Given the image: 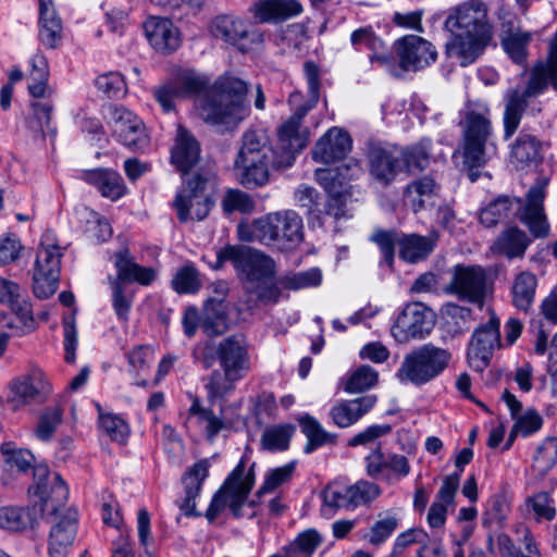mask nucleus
Instances as JSON below:
<instances>
[{"label": "nucleus", "mask_w": 557, "mask_h": 557, "mask_svg": "<svg viewBox=\"0 0 557 557\" xmlns=\"http://www.w3.org/2000/svg\"><path fill=\"white\" fill-rule=\"evenodd\" d=\"M209 87V78L194 70H184L176 77L154 89L153 96L164 112L175 108V101L197 96L195 110L208 124L232 129L242 123L250 112L246 102L248 84L234 75L225 73Z\"/></svg>", "instance_id": "1"}, {"label": "nucleus", "mask_w": 557, "mask_h": 557, "mask_svg": "<svg viewBox=\"0 0 557 557\" xmlns=\"http://www.w3.org/2000/svg\"><path fill=\"white\" fill-rule=\"evenodd\" d=\"M445 27L453 34L446 44V53L462 66L473 63L493 38L487 7L480 0H469L451 9Z\"/></svg>", "instance_id": "2"}, {"label": "nucleus", "mask_w": 557, "mask_h": 557, "mask_svg": "<svg viewBox=\"0 0 557 557\" xmlns=\"http://www.w3.org/2000/svg\"><path fill=\"white\" fill-rule=\"evenodd\" d=\"M268 133L263 129H247L234 159L236 181L246 188H259L270 182L273 169L284 170Z\"/></svg>", "instance_id": "3"}, {"label": "nucleus", "mask_w": 557, "mask_h": 557, "mask_svg": "<svg viewBox=\"0 0 557 557\" xmlns=\"http://www.w3.org/2000/svg\"><path fill=\"white\" fill-rule=\"evenodd\" d=\"M222 261H231L248 293L262 302H276L281 288L274 283V262L264 253L245 247H226L219 253Z\"/></svg>", "instance_id": "4"}, {"label": "nucleus", "mask_w": 557, "mask_h": 557, "mask_svg": "<svg viewBox=\"0 0 557 557\" xmlns=\"http://www.w3.org/2000/svg\"><path fill=\"white\" fill-rule=\"evenodd\" d=\"M461 125L462 145L455 157L460 154L467 169L481 168L497 153L490 109L483 102L469 103Z\"/></svg>", "instance_id": "5"}, {"label": "nucleus", "mask_w": 557, "mask_h": 557, "mask_svg": "<svg viewBox=\"0 0 557 557\" xmlns=\"http://www.w3.org/2000/svg\"><path fill=\"white\" fill-rule=\"evenodd\" d=\"M216 356L222 372L213 371L206 385L211 403L231 393L236 382L243 380L251 367L248 344L242 335H232L221 341Z\"/></svg>", "instance_id": "6"}, {"label": "nucleus", "mask_w": 557, "mask_h": 557, "mask_svg": "<svg viewBox=\"0 0 557 557\" xmlns=\"http://www.w3.org/2000/svg\"><path fill=\"white\" fill-rule=\"evenodd\" d=\"M549 84L557 88V30L550 45L548 60L539 62L531 69L523 90L512 89L507 94L504 113L506 139L517 131L528 99L541 95Z\"/></svg>", "instance_id": "7"}, {"label": "nucleus", "mask_w": 557, "mask_h": 557, "mask_svg": "<svg viewBox=\"0 0 557 557\" xmlns=\"http://www.w3.org/2000/svg\"><path fill=\"white\" fill-rule=\"evenodd\" d=\"M253 469L255 463L247 467L246 457L240 458L237 466L212 496L205 515L209 522H213L225 509H230L236 518L246 516L244 508L248 505L247 498L255 484ZM253 515V511L247 513L248 517Z\"/></svg>", "instance_id": "8"}, {"label": "nucleus", "mask_w": 557, "mask_h": 557, "mask_svg": "<svg viewBox=\"0 0 557 557\" xmlns=\"http://www.w3.org/2000/svg\"><path fill=\"white\" fill-rule=\"evenodd\" d=\"M113 263L116 276H109V284L112 289V306L117 319L126 322L132 308L133 297L126 295L124 283L136 282L148 286L157 278V272L152 268L143 267L135 262L127 249L116 252Z\"/></svg>", "instance_id": "9"}, {"label": "nucleus", "mask_w": 557, "mask_h": 557, "mask_svg": "<svg viewBox=\"0 0 557 557\" xmlns=\"http://www.w3.org/2000/svg\"><path fill=\"white\" fill-rule=\"evenodd\" d=\"M283 225L284 237L292 242L302 238V220L293 210L277 211L256 219L251 223H240L237 233L242 240L259 242L278 248L277 226Z\"/></svg>", "instance_id": "10"}, {"label": "nucleus", "mask_w": 557, "mask_h": 557, "mask_svg": "<svg viewBox=\"0 0 557 557\" xmlns=\"http://www.w3.org/2000/svg\"><path fill=\"white\" fill-rule=\"evenodd\" d=\"M450 354L432 345H423L407 354L396 372L403 384L417 386L426 384L437 377L448 366Z\"/></svg>", "instance_id": "11"}, {"label": "nucleus", "mask_w": 557, "mask_h": 557, "mask_svg": "<svg viewBox=\"0 0 557 557\" xmlns=\"http://www.w3.org/2000/svg\"><path fill=\"white\" fill-rule=\"evenodd\" d=\"M61 257V247L58 245L54 234L51 231L45 232L40 238L33 274V290L36 297L45 299L55 293L60 277Z\"/></svg>", "instance_id": "12"}, {"label": "nucleus", "mask_w": 557, "mask_h": 557, "mask_svg": "<svg viewBox=\"0 0 557 557\" xmlns=\"http://www.w3.org/2000/svg\"><path fill=\"white\" fill-rule=\"evenodd\" d=\"M492 287L493 283L483 267L459 263L449 270V282L445 286V292L481 308Z\"/></svg>", "instance_id": "13"}, {"label": "nucleus", "mask_w": 557, "mask_h": 557, "mask_svg": "<svg viewBox=\"0 0 557 557\" xmlns=\"http://www.w3.org/2000/svg\"><path fill=\"white\" fill-rule=\"evenodd\" d=\"M301 95L298 91L290 94L288 102L298 108L295 113L277 128V139L282 152L278 164L283 168H290L296 154L300 152L309 141V131L301 123L305 115L311 110L310 107L300 104Z\"/></svg>", "instance_id": "14"}, {"label": "nucleus", "mask_w": 557, "mask_h": 557, "mask_svg": "<svg viewBox=\"0 0 557 557\" xmlns=\"http://www.w3.org/2000/svg\"><path fill=\"white\" fill-rule=\"evenodd\" d=\"M184 181L185 185L174 200L177 216L181 222L203 220L213 206L210 189H213L214 182L200 175Z\"/></svg>", "instance_id": "15"}, {"label": "nucleus", "mask_w": 557, "mask_h": 557, "mask_svg": "<svg viewBox=\"0 0 557 557\" xmlns=\"http://www.w3.org/2000/svg\"><path fill=\"white\" fill-rule=\"evenodd\" d=\"M208 30L215 39L234 46L242 52L251 51L263 42V35L260 32L250 30L243 18L232 14L213 17Z\"/></svg>", "instance_id": "16"}, {"label": "nucleus", "mask_w": 557, "mask_h": 557, "mask_svg": "<svg viewBox=\"0 0 557 557\" xmlns=\"http://www.w3.org/2000/svg\"><path fill=\"white\" fill-rule=\"evenodd\" d=\"M34 482L28 487L30 497H36L40 504L37 508L39 516L58 513L69 496V490L57 472H50L48 467L39 465L35 468Z\"/></svg>", "instance_id": "17"}, {"label": "nucleus", "mask_w": 557, "mask_h": 557, "mask_svg": "<svg viewBox=\"0 0 557 557\" xmlns=\"http://www.w3.org/2000/svg\"><path fill=\"white\" fill-rule=\"evenodd\" d=\"M361 172V168L357 161H350L348 164L318 169L315 171L317 182L324 187L325 191L330 195L329 213L335 218L344 214L342 207L346 205L349 198L347 182L357 177Z\"/></svg>", "instance_id": "18"}, {"label": "nucleus", "mask_w": 557, "mask_h": 557, "mask_svg": "<svg viewBox=\"0 0 557 557\" xmlns=\"http://www.w3.org/2000/svg\"><path fill=\"white\" fill-rule=\"evenodd\" d=\"M434 313L421 302L408 304L397 315L391 334L400 344L428 336L434 326Z\"/></svg>", "instance_id": "19"}, {"label": "nucleus", "mask_w": 557, "mask_h": 557, "mask_svg": "<svg viewBox=\"0 0 557 557\" xmlns=\"http://www.w3.org/2000/svg\"><path fill=\"white\" fill-rule=\"evenodd\" d=\"M8 403L13 410L27 406L33 400H45L52 386L40 368H30L12 379L8 385Z\"/></svg>", "instance_id": "20"}, {"label": "nucleus", "mask_w": 557, "mask_h": 557, "mask_svg": "<svg viewBox=\"0 0 557 557\" xmlns=\"http://www.w3.org/2000/svg\"><path fill=\"white\" fill-rule=\"evenodd\" d=\"M499 325V319L491 317L485 325L474 331L467 354L473 370H484L490 364L494 349L500 346Z\"/></svg>", "instance_id": "21"}, {"label": "nucleus", "mask_w": 557, "mask_h": 557, "mask_svg": "<svg viewBox=\"0 0 557 557\" xmlns=\"http://www.w3.org/2000/svg\"><path fill=\"white\" fill-rule=\"evenodd\" d=\"M395 50L399 65L405 71H419L434 63L437 57L435 47L417 35H406L397 39Z\"/></svg>", "instance_id": "22"}, {"label": "nucleus", "mask_w": 557, "mask_h": 557, "mask_svg": "<svg viewBox=\"0 0 557 557\" xmlns=\"http://www.w3.org/2000/svg\"><path fill=\"white\" fill-rule=\"evenodd\" d=\"M109 119L120 141L133 150H144L149 138L141 120L124 107H112Z\"/></svg>", "instance_id": "23"}, {"label": "nucleus", "mask_w": 557, "mask_h": 557, "mask_svg": "<svg viewBox=\"0 0 557 557\" xmlns=\"http://www.w3.org/2000/svg\"><path fill=\"white\" fill-rule=\"evenodd\" d=\"M400 147H373L369 151L368 162L371 176L386 186L404 172Z\"/></svg>", "instance_id": "24"}, {"label": "nucleus", "mask_w": 557, "mask_h": 557, "mask_svg": "<svg viewBox=\"0 0 557 557\" xmlns=\"http://www.w3.org/2000/svg\"><path fill=\"white\" fill-rule=\"evenodd\" d=\"M77 533V512L67 509L55 517L48 541L49 557H66Z\"/></svg>", "instance_id": "25"}, {"label": "nucleus", "mask_w": 557, "mask_h": 557, "mask_svg": "<svg viewBox=\"0 0 557 557\" xmlns=\"http://www.w3.org/2000/svg\"><path fill=\"white\" fill-rule=\"evenodd\" d=\"M546 186L547 180L542 178L530 188L521 213L522 222L535 237H543L548 233V223L543 209Z\"/></svg>", "instance_id": "26"}, {"label": "nucleus", "mask_w": 557, "mask_h": 557, "mask_svg": "<svg viewBox=\"0 0 557 557\" xmlns=\"http://www.w3.org/2000/svg\"><path fill=\"white\" fill-rule=\"evenodd\" d=\"M350 149L349 135L338 127H332L315 143L312 158L315 162L329 164L344 159Z\"/></svg>", "instance_id": "27"}, {"label": "nucleus", "mask_w": 557, "mask_h": 557, "mask_svg": "<svg viewBox=\"0 0 557 557\" xmlns=\"http://www.w3.org/2000/svg\"><path fill=\"white\" fill-rule=\"evenodd\" d=\"M144 28L149 44L158 52H173L181 45L180 30L169 18L151 16Z\"/></svg>", "instance_id": "28"}, {"label": "nucleus", "mask_w": 557, "mask_h": 557, "mask_svg": "<svg viewBox=\"0 0 557 557\" xmlns=\"http://www.w3.org/2000/svg\"><path fill=\"white\" fill-rule=\"evenodd\" d=\"M376 404L374 395L337 400L330 409L332 422L342 429L356 424Z\"/></svg>", "instance_id": "29"}, {"label": "nucleus", "mask_w": 557, "mask_h": 557, "mask_svg": "<svg viewBox=\"0 0 557 557\" xmlns=\"http://www.w3.org/2000/svg\"><path fill=\"white\" fill-rule=\"evenodd\" d=\"M188 413L195 418L197 425L209 441H213L221 431L233 428L238 422L237 418L230 414V408L221 407L218 416L211 409L201 407L197 398L194 399Z\"/></svg>", "instance_id": "30"}, {"label": "nucleus", "mask_w": 557, "mask_h": 557, "mask_svg": "<svg viewBox=\"0 0 557 557\" xmlns=\"http://www.w3.org/2000/svg\"><path fill=\"white\" fill-rule=\"evenodd\" d=\"M503 399L515 419V424L511 429L507 443V447H509L515 441L517 434L529 436L537 432L542 428L543 419L540 413L533 409H528L523 413H520L522 409L521 403L508 391L504 392Z\"/></svg>", "instance_id": "31"}, {"label": "nucleus", "mask_w": 557, "mask_h": 557, "mask_svg": "<svg viewBox=\"0 0 557 557\" xmlns=\"http://www.w3.org/2000/svg\"><path fill=\"white\" fill-rule=\"evenodd\" d=\"M200 158V146L195 137L183 126H178L174 146L171 150L173 165L186 175Z\"/></svg>", "instance_id": "32"}, {"label": "nucleus", "mask_w": 557, "mask_h": 557, "mask_svg": "<svg viewBox=\"0 0 557 557\" xmlns=\"http://www.w3.org/2000/svg\"><path fill=\"white\" fill-rule=\"evenodd\" d=\"M250 11L260 23H278L299 15L302 7L297 0H261Z\"/></svg>", "instance_id": "33"}, {"label": "nucleus", "mask_w": 557, "mask_h": 557, "mask_svg": "<svg viewBox=\"0 0 557 557\" xmlns=\"http://www.w3.org/2000/svg\"><path fill=\"white\" fill-rule=\"evenodd\" d=\"M404 198L414 212H419L437 203L440 185L430 176L420 177L407 185Z\"/></svg>", "instance_id": "34"}, {"label": "nucleus", "mask_w": 557, "mask_h": 557, "mask_svg": "<svg viewBox=\"0 0 557 557\" xmlns=\"http://www.w3.org/2000/svg\"><path fill=\"white\" fill-rule=\"evenodd\" d=\"M39 5V40L49 48L54 49L62 39V21L54 8L53 0H38Z\"/></svg>", "instance_id": "35"}, {"label": "nucleus", "mask_w": 557, "mask_h": 557, "mask_svg": "<svg viewBox=\"0 0 557 557\" xmlns=\"http://www.w3.org/2000/svg\"><path fill=\"white\" fill-rule=\"evenodd\" d=\"M350 42L358 51L369 50L371 63L376 62L381 66H388L391 64L392 55L385 42L374 33L372 27H360L354 30L350 35Z\"/></svg>", "instance_id": "36"}, {"label": "nucleus", "mask_w": 557, "mask_h": 557, "mask_svg": "<svg viewBox=\"0 0 557 557\" xmlns=\"http://www.w3.org/2000/svg\"><path fill=\"white\" fill-rule=\"evenodd\" d=\"M84 180L95 186L101 196L113 201L126 194V186L121 175L110 169H94L84 173Z\"/></svg>", "instance_id": "37"}, {"label": "nucleus", "mask_w": 557, "mask_h": 557, "mask_svg": "<svg viewBox=\"0 0 557 557\" xmlns=\"http://www.w3.org/2000/svg\"><path fill=\"white\" fill-rule=\"evenodd\" d=\"M36 506H0V529L11 532H24L35 528L39 521Z\"/></svg>", "instance_id": "38"}, {"label": "nucleus", "mask_w": 557, "mask_h": 557, "mask_svg": "<svg viewBox=\"0 0 557 557\" xmlns=\"http://www.w3.org/2000/svg\"><path fill=\"white\" fill-rule=\"evenodd\" d=\"M210 461L208 459H201L194 463L183 476V485L185 490V499L182 508L186 513L191 515L196 507V498L201 492L203 482L209 475Z\"/></svg>", "instance_id": "39"}, {"label": "nucleus", "mask_w": 557, "mask_h": 557, "mask_svg": "<svg viewBox=\"0 0 557 557\" xmlns=\"http://www.w3.org/2000/svg\"><path fill=\"white\" fill-rule=\"evenodd\" d=\"M536 287L537 278L532 272L521 271L516 274L510 288L512 305L521 311H529L535 298Z\"/></svg>", "instance_id": "40"}, {"label": "nucleus", "mask_w": 557, "mask_h": 557, "mask_svg": "<svg viewBox=\"0 0 557 557\" xmlns=\"http://www.w3.org/2000/svg\"><path fill=\"white\" fill-rule=\"evenodd\" d=\"M435 242L431 237L416 234L401 235L398 238L400 257L408 262H418L426 258L434 249Z\"/></svg>", "instance_id": "41"}, {"label": "nucleus", "mask_w": 557, "mask_h": 557, "mask_svg": "<svg viewBox=\"0 0 557 557\" xmlns=\"http://www.w3.org/2000/svg\"><path fill=\"white\" fill-rule=\"evenodd\" d=\"M349 492V485L339 482L329 484L322 492L321 515L331 518L338 508L351 509Z\"/></svg>", "instance_id": "42"}, {"label": "nucleus", "mask_w": 557, "mask_h": 557, "mask_svg": "<svg viewBox=\"0 0 557 557\" xmlns=\"http://www.w3.org/2000/svg\"><path fill=\"white\" fill-rule=\"evenodd\" d=\"M530 244L524 232L518 228H509L494 243L493 249L507 258L522 257Z\"/></svg>", "instance_id": "43"}, {"label": "nucleus", "mask_w": 557, "mask_h": 557, "mask_svg": "<svg viewBox=\"0 0 557 557\" xmlns=\"http://www.w3.org/2000/svg\"><path fill=\"white\" fill-rule=\"evenodd\" d=\"M432 141L423 138L419 143L401 149V163L404 171L413 172L424 170L431 159Z\"/></svg>", "instance_id": "44"}, {"label": "nucleus", "mask_w": 557, "mask_h": 557, "mask_svg": "<svg viewBox=\"0 0 557 557\" xmlns=\"http://www.w3.org/2000/svg\"><path fill=\"white\" fill-rule=\"evenodd\" d=\"M441 315L445 325L454 334L467 331L474 321L472 310L466 306L447 302L441 308Z\"/></svg>", "instance_id": "45"}, {"label": "nucleus", "mask_w": 557, "mask_h": 557, "mask_svg": "<svg viewBox=\"0 0 557 557\" xmlns=\"http://www.w3.org/2000/svg\"><path fill=\"white\" fill-rule=\"evenodd\" d=\"M201 329L208 336L221 335L227 330L226 314L221 301L206 302L201 315Z\"/></svg>", "instance_id": "46"}, {"label": "nucleus", "mask_w": 557, "mask_h": 557, "mask_svg": "<svg viewBox=\"0 0 557 557\" xmlns=\"http://www.w3.org/2000/svg\"><path fill=\"white\" fill-rule=\"evenodd\" d=\"M0 453L4 458V462L11 469L17 472H26L29 469L35 471L36 458L34 454L26 448H20L13 442H4L0 446Z\"/></svg>", "instance_id": "47"}, {"label": "nucleus", "mask_w": 557, "mask_h": 557, "mask_svg": "<svg viewBox=\"0 0 557 557\" xmlns=\"http://www.w3.org/2000/svg\"><path fill=\"white\" fill-rule=\"evenodd\" d=\"M98 411V423L100 430L112 441L125 444L129 436V428L119 414L104 412L99 404H96Z\"/></svg>", "instance_id": "48"}, {"label": "nucleus", "mask_w": 557, "mask_h": 557, "mask_svg": "<svg viewBox=\"0 0 557 557\" xmlns=\"http://www.w3.org/2000/svg\"><path fill=\"white\" fill-rule=\"evenodd\" d=\"M510 158L517 166L536 163L541 158L540 145L532 135L520 134L511 147Z\"/></svg>", "instance_id": "49"}, {"label": "nucleus", "mask_w": 557, "mask_h": 557, "mask_svg": "<svg viewBox=\"0 0 557 557\" xmlns=\"http://www.w3.org/2000/svg\"><path fill=\"white\" fill-rule=\"evenodd\" d=\"M379 374L370 366H360L349 371L343 380L344 391L348 394H357L372 388L377 383Z\"/></svg>", "instance_id": "50"}, {"label": "nucleus", "mask_w": 557, "mask_h": 557, "mask_svg": "<svg viewBox=\"0 0 557 557\" xmlns=\"http://www.w3.org/2000/svg\"><path fill=\"white\" fill-rule=\"evenodd\" d=\"M525 513L535 521H552L556 517L555 502L547 492H539L525 498Z\"/></svg>", "instance_id": "51"}, {"label": "nucleus", "mask_w": 557, "mask_h": 557, "mask_svg": "<svg viewBox=\"0 0 557 557\" xmlns=\"http://www.w3.org/2000/svg\"><path fill=\"white\" fill-rule=\"evenodd\" d=\"M77 215L81 222H85V233L90 239L101 243L111 237L110 224L96 211L82 208L77 211Z\"/></svg>", "instance_id": "52"}, {"label": "nucleus", "mask_w": 557, "mask_h": 557, "mask_svg": "<svg viewBox=\"0 0 557 557\" xmlns=\"http://www.w3.org/2000/svg\"><path fill=\"white\" fill-rule=\"evenodd\" d=\"M9 307H11L18 324H14L12 321H8L4 323V325L10 329H16L20 335H24L35 330V321L29 301L23 299L21 296L17 298L15 304H10ZM5 320V314L0 312V324H3Z\"/></svg>", "instance_id": "53"}, {"label": "nucleus", "mask_w": 557, "mask_h": 557, "mask_svg": "<svg viewBox=\"0 0 557 557\" xmlns=\"http://www.w3.org/2000/svg\"><path fill=\"white\" fill-rule=\"evenodd\" d=\"M531 39L530 32L508 29L502 38V46L516 63H522L527 58V47Z\"/></svg>", "instance_id": "54"}, {"label": "nucleus", "mask_w": 557, "mask_h": 557, "mask_svg": "<svg viewBox=\"0 0 557 557\" xmlns=\"http://www.w3.org/2000/svg\"><path fill=\"white\" fill-rule=\"evenodd\" d=\"M294 432L295 428L289 424L269 426L261 435V447L269 451L285 450L289 446V441Z\"/></svg>", "instance_id": "55"}, {"label": "nucleus", "mask_w": 557, "mask_h": 557, "mask_svg": "<svg viewBox=\"0 0 557 557\" xmlns=\"http://www.w3.org/2000/svg\"><path fill=\"white\" fill-rule=\"evenodd\" d=\"M298 422L300 424L302 433L308 438V443L305 446L306 453H312L318 447L326 444L331 441V435L322 428L320 422L309 414L299 417Z\"/></svg>", "instance_id": "56"}, {"label": "nucleus", "mask_w": 557, "mask_h": 557, "mask_svg": "<svg viewBox=\"0 0 557 557\" xmlns=\"http://www.w3.org/2000/svg\"><path fill=\"white\" fill-rule=\"evenodd\" d=\"M321 283L322 272L318 268H312L297 273H288L282 276L278 281L282 288L292 290L317 287Z\"/></svg>", "instance_id": "57"}, {"label": "nucleus", "mask_w": 557, "mask_h": 557, "mask_svg": "<svg viewBox=\"0 0 557 557\" xmlns=\"http://www.w3.org/2000/svg\"><path fill=\"white\" fill-rule=\"evenodd\" d=\"M29 64L32 69L28 78H39L40 83L28 85V90L33 97L41 98L46 94L49 77L47 58L41 52H37L30 58Z\"/></svg>", "instance_id": "58"}, {"label": "nucleus", "mask_w": 557, "mask_h": 557, "mask_svg": "<svg viewBox=\"0 0 557 557\" xmlns=\"http://www.w3.org/2000/svg\"><path fill=\"white\" fill-rule=\"evenodd\" d=\"M557 462V438H547L536 448L533 471L545 475Z\"/></svg>", "instance_id": "59"}, {"label": "nucleus", "mask_w": 557, "mask_h": 557, "mask_svg": "<svg viewBox=\"0 0 557 557\" xmlns=\"http://www.w3.org/2000/svg\"><path fill=\"white\" fill-rule=\"evenodd\" d=\"M397 528L398 519L395 516L386 515L372 523L364 539L371 545L377 546L385 543Z\"/></svg>", "instance_id": "60"}, {"label": "nucleus", "mask_w": 557, "mask_h": 557, "mask_svg": "<svg viewBox=\"0 0 557 557\" xmlns=\"http://www.w3.org/2000/svg\"><path fill=\"white\" fill-rule=\"evenodd\" d=\"M62 410L59 407H50L39 416L35 429V435L40 441H49L62 423Z\"/></svg>", "instance_id": "61"}, {"label": "nucleus", "mask_w": 557, "mask_h": 557, "mask_svg": "<svg viewBox=\"0 0 557 557\" xmlns=\"http://www.w3.org/2000/svg\"><path fill=\"white\" fill-rule=\"evenodd\" d=\"M511 209L512 203L508 198H497L482 209L480 213V222L486 227H492L498 222L507 219Z\"/></svg>", "instance_id": "62"}, {"label": "nucleus", "mask_w": 557, "mask_h": 557, "mask_svg": "<svg viewBox=\"0 0 557 557\" xmlns=\"http://www.w3.org/2000/svg\"><path fill=\"white\" fill-rule=\"evenodd\" d=\"M350 495L349 500L351 503V509H355L360 506H364L374 499H376L381 494V488L377 484L369 481H358L357 483L349 485Z\"/></svg>", "instance_id": "63"}, {"label": "nucleus", "mask_w": 557, "mask_h": 557, "mask_svg": "<svg viewBox=\"0 0 557 557\" xmlns=\"http://www.w3.org/2000/svg\"><path fill=\"white\" fill-rule=\"evenodd\" d=\"M295 471V463L289 462L282 467L271 469L264 476L263 484L258 491V496L274 492L282 484L288 482Z\"/></svg>", "instance_id": "64"}]
</instances>
